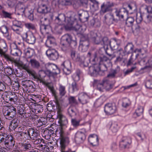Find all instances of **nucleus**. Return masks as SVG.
<instances>
[{"instance_id": "obj_30", "label": "nucleus", "mask_w": 152, "mask_h": 152, "mask_svg": "<svg viewBox=\"0 0 152 152\" xmlns=\"http://www.w3.org/2000/svg\"><path fill=\"white\" fill-rule=\"evenodd\" d=\"M91 1L90 7L91 9L93 11L97 10L99 8V3L96 0H89Z\"/></svg>"}, {"instance_id": "obj_1", "label": "nucleus", "mask_w": 152, "mask_h": 152, "mask_svg": "<svg viewBox=\"0 0 152 152\" xmlns=\"http://www.w3.org/2000/svg\"><path fill=\"white\" fill-rule=\"evenodd\" d=\"M67 16L66 18L64 14H61L56 17L55 21L59 25H61L65 21L66 26L71 28H73L76 30H78L80 26L77 23L76 18H75V14L73 12H69L67 13Z\"/></svg>"}, {"instance_id": "obj_21", "label": "nucleus", "mask_w": 152, "mask_h": 152, "mask_svg": "<svg viewBox=\"0 0 152 152\" xmlns=\"http://www.w3.org/2000/svg\"><path fill=\"white\" fill-rule=\"evenodd\" d=\"M77 112V109L75 106L72 105L67 110V114L71 117L75 115Z\"/></svg>"}, {"instance_id": "obj_45", "label": "nucleus", "mask_w": 152, "mask_h": 152, "mask_svg": "<svg viewBox=\"0 0 152 152\" xmlns=\"http://www.w3.org/2000/svg\"><path fill=\"white\" fill-rule=\"evenodd\" d=\"M82 135H81L80 139L78 138H76L75 139V141L76 143L79 144L80 143H82L83 141L86 139V136L84 134H82Z\"/></svg>"}, {"instance_id": "obj_48", "label": "nucleus", "mask_w": 152, "mask_h": 152, "mask_svg": "<svg viewBox=\"0 0 152 152\" xmlns=\"http://www.w3.org/2000/svg\"><path fill=\"white\" fill-rule=\"evenodd\" d=\"M4 71L8 75H11L14 73V70L11 67H7L6 68H5Z\"/></svg>"}, {"instance_id": "obj_4", "label": "nucleus", "mask_w": 152, "mask_h": 152, "mask_svg": "<svg viewBox=\"0 0 152 152\" xmlns=\"http://www.w3.org/2000/svg\"><path fill=\"white\" fill-rule=\"evenodd\" d=\"M3 113L6 119L11 120L15 117L16 115V108L12 106L7 107L6 110H3Z\"/></svg>"}, {"instance_id": "obj_22", "label": "nucleus", "mask_w": 152, "mask_h": 152, "mask_svg": "<svg viewBox=\"0 0 152 152\" xmlns=\"http://www.w3.org/2000/svg\"><path fill=\"white\" fill-rule=\"evenodd\" d=\"M7 137H8L7 139V137H6L7 139H6V140L4 142V144L6 146L7 148H10L11 147H13L15 145V142L13 141L12 137L11 135H8Z\"/></svg>"}, {"instance_id": "obj_59", "label": "nucleus", "mask_w": 152, "mask_h": 152, "mask_svg": "<svg viewBox=\"0 0 152 152\" xmlns=\"http://www.w3.org/2000/svg\"><path fill=\"white\" fill-rule=\"evenodd\" d=\"M132 29L133 32H138L139 31L140 29V26L137 24L133 25L132 27Z\"/></svg>"}, {"instance_id": "obj_16", "label": "nucleus", "mask_w": 152, "mask_h": 152, "mask_svg": "<svg viewBox=\"0 0 152 152\" xmlns=\"http://www.w3.org/2000/svg\"><path fill=\"white\" fill-rule=\"evenodd\" d=\"M88 141L93 146H96L99 144L98 137L95 134H91L88 138Z\"/></svg>"}, {"instance_id": "obj_6", "label": "nucleus", "mask_w": 152, "mask_h": 152, "mask_svg": "<svg viewBox=\"0 0 152 152\" xmlns=\"http://www.w3.org/2000/svg\"><path fill=\"white\" fill-rule=\"evenodd\" d=\"M89 37L87 36L82 37L79 46V50L83 52L86 51L88 48L89 43L88 41Z\"/></svg>"}, {"instance_id": "obj_55", "label": "nucleus", "mask_w": 152, "mask_h": 152, "mask_svg": "<svg viewBox=\"0 0 152 152\" xmlns=\"http://www.w3.org/2000/svg\"><path fill=\"white\" fill-rule=\"evenodd\" d=\"M27 134L28 136L32 140H35L37 138L38 134Z\"/></svg>"}, {"instance_id": "obj_11", "label": "nucleus", "mask_w": 152, "mask_h": 152, "mask_svg": "<svg viewBox=\"0 0 152 152\" xmlns=\"http://www.w3.org/2000/svg\"><path fill=\"white\" fill-rule=\"evenodd\" d=\"M114 5V4L112 2L108 1L105 4L103 3L101 6L100 13L101 14H103L106 12L111 11V7Z\"/></svg>"}, {"instance_id": "obj_26", "label": "nucleus", "mask_w": 152, "mask_h": 152, "mask_svg": "<svg viewBox=\"0 0 152 152\" xmlns=\"http://www.w3.org/2000/svg\"><path fill=\"white\" fill-rule=\"evenodd\" d=\"M13 48L11 47V53L14 56H18L20 55L21 52L20 50L17 48V46L15 44L13 45Z\"/></svg>"}, {"instance_id": "obj_12", "label": "nucleus", "mask_w": 152, "mask_h": 152, "mask_svg": "<svg viewBox=\"0 0 152 152\" xmlns=\"http://www.w3.org/2000/svg\"><path fill=\"white\" fill-rule=\"evenodd\" d=\"M115 13L116 16L120 19H123L124 16H127L128 12L124 8L120 9L115 8Z\"/></svg>"}, {"instance_id": "obj_14", "label": "nucleus", "mask_w": 152, "mask_h": 152, "mask_svg": "<svg viewBox=\"0 0 152 152\" xmlns=\"http://www.w3.org/2000/svg\"><path fill=\"white\" fill-rule=\"evenodd\" d=\"M131 138L127 137H123L120 142V145L122 148H126L128 147L131 143Z\"/></svg>"}, {"instance_id": "obj_58", "label": "nucleus", "mask_w": 152, "mask_h": 152, "mask_svg": "<svg viewBox=\"0 0 152 152\" xmlns=\"http://www.w3.org/2000/svg\"><path fill=\"white\" fill-rule=\"evenodd\" d=\"M25 26L28 28L29 29L34 30L35 29V26L34 25L30 23H26L25 24Z\"/></svg>"}, {"instance_id": "obj_43", "label": "nucleus", "mask_w": 152, "mask_h": 152, "mask_svg": "<svg viewBox=\"0 0 152 152\" xmlns=\"http://www.w3.org/2000/svg\"><path fill=\"white\" fill-rule=\"evenodd\" d=\"M71 56L72 59L76 61H80V57L77 55L76 54V52L75 51H72L71 53Z\"/></svg>"}, {"instance_id": "obj_35", "label": "nucleus", "mask_w": 152, "mask_h": 152, "mask_svg": "<svg viewBox=\"0 0 152 152\" xmlns=\"http://www.w3.org/2000/svg\"><path fill=\"white\" fill-rule=\"evenodd\" d=\"M19 123V121L17 118H15L11 121L10 127H11L14 130L18 126Z\"/></svg>"}, {"instance_id": "obj_8", "label": "nucleus", "mask_w": 152, "mask_h": 152, "mask_svg": "<svg viewBox=\"0 0 152 152\" xmlns=\"http://www.w3.org/2000/svg\"><path fill=\"white\" fill-rule=\"evenodd\" d=\"M46 54L48 58L51 60H56L59 57L58 52L55 49L49 48L46 51Z\"/></svg>"}, {"instance_id": "obj_15", "label": "nucleus", "mask_w": 152, "mask_h": 152, "mask_svg": "<svg viewBox=\"0 0 152 152\" xmlns=\"http://www.w3.org/2000/svg\"><path fill=\"white\" fill-rule=\"evenodd\" d=\"M24 37L26 38V41L28 43L31 44H34L36 41V38L32 34H28L27 32L23 34Z\"/></svg>"}, {"instance_id": "obj_33", "label": "nucleus", "mask_w": 152, "mask_h": 152, "mask_svg": "<svg viewBox=\"0 0 152 152\" xmlns=\"http://www.w3.org/2000/svg\"><path fill=\"white\" fill-rule=\"evenodd\" d=\"M34 52L33 49L31 48H28L24 50V53L26 57L30 58L33 55Z\"/></svg>"}, {"instance_id": "obj_64", "label": "nucleus", "mask_w": 152, "mask_h": 152, "mask_svg": "<svg viewBox=\"0 0 152 152\" xmlns=\"http://www.w3.org/2000/svg\"><path fill=\"white\" fill-rule=\"evenodd\" d=\"M6 89L5 84L3 83L0 82V91H5Z\"/></svg>"}, {"instance_id": "obj_38", "label": "nucleus", "mask_w": 152, "mask_h": 152, "mask_svg": "<svg viewBox=\"0 0 152 152\" xmlns=\"http://www.w3.org/2000/svg\"><path fill=\"white\" fill-rule=\"evenodd\" d=\"M0 30L1 31L5 37H8L9 33L8 31V28L6 26L4 25L1 26Z\"/></svg>"}, {"instance_id": "obj_36", "label": "nucleus", "mask_w": 152, "mask_h": 152, "mask_svg": "<svg viewBox=\"0 0 152 152\" xmlns=\"http://www.w3.org/2000/svg\"><path fill=\"white\" fill-rule=\"evenodd\" d=\"M23 69L26 70L27 72L29 74L35 77L36 76V73L33 70L29 69L25 65L23 66L22 64V66Z\"/></svg>"}, {"instance_id": "obj_51", "label": "nucleus", "mask_w": 152, "mask_h": 152, "mask_svg": "<svg viewBox=\"0 0 152 152\" xmlns=\"http://www.w3.org/2000/svg\"><path fill=\"white\" fill-rule=\"evenodd\" d=\"M142 15L140 13L137 14L136 21L137 23L139 24L141 23L142 20Z\"/></svg>"}, {"instance_id": "obj_57", "label": "nucleus", "mask_w": 152, "mask_h": 152, "mask_svg": "<svg viewBox=\"0 0 152 152\" xmlns=\"http://www.w3.org/2000/svg\"><path fill=\"white\" fill-rule=\"evenodd\" d=\"M146 23H149L152 21V16L150 15H147L145 19Z\"/></svg>"}, {"instance_id": "obj_50", "label": "nucleus", "mask_w": 152, "mask_h": 152, "mask_svg": "<svg viewBox=\"0 0 152 152\" xmlns=\"http://www.w3.org/2000/svg\"><path fill=\"white\" fill-rule=\"evenodd\" d=\"M69 103L72 104L77 105L78 104L74 96H70L69 98Z\"/></svg>"}, {"instance_id": "obj_54", "label": "nucleus", "mask_w": 152, "mask_h": 152, "mask_svg": "<svg viewBox=\"0 0 152 152\" xmlns=\"http://www.w3.org/2000/svg\"><path fill=\"white\" fill-rule=\"evenodd\" d=\"M117 73V71L116 70H111L109 74L107 76L110 78H113L115 77V75Z\"/></svg>"}, {"instance_id": "obj_37", "label": "nucleus", "mask_w": 152, "mask_h": 152, "mask_svg": "<svg viewBox=\"0 0 152 152\" xmlns=\"http://www.w3.org/2000/svg\"><path fill=\"white\" fill-rule=\"evenodd\" d=\"M134 22V18L132 17H128L126 20V23L128 27H132Z\"/></svg>"}, {"instance_id": "obj_20", "label": "nucleus", "mask_w": 152, "mask_h": 152, "mask_svg": "<svg viewBox=\"0 0 152 152\" xmlns=\"http://www.w3.org/2000/svg\"><path fill=\"white\" fill-rule=\"evenodd\" d=\"M77 16L80 20L82 22H85L88 20L89 15L87 12H84L81 13H78Z\"/></svg>"}, {"instance_id": "obj_49", "label": "nucleus", "mask_w": 152, "mask_h": 152, "mask_svg": "<svg viewBox=\"0 0 152 152\" xmlns=\"http://www.w3.org/2000/svg\"><path fill=\"white\" fill-rule=\"evenodd\" d=\"M130 104V102L129 100L128 99H126L123 100L122 105L124 107H127Z\"/></svg>"}, {"instance_id": "obj_56", "label": "nucleus", "mask_w": 152, "mask_h": 152, "mask_svg": "<svg viewBox=\"0 0 152 152\" xmlns=\"http://www.w3.org/2000/svg\"><path fill=\"white\" fill-rule=\"evenodd\" d=\"M102 37H98L97 36L93 40H92L95 44H101Z\"/></svg>"}, {"instance_id": "obj_29", "label": "nucleus", "mask_w": 152, "mask_h": 152, "mask_svg": "<svg viewBox=\"0 0 152 152\" xmlns=\"http://www.w3.org/2000/svg\"><path fill=\"white\" fill-rule=\"evenodd\" d=\"M17 109L18 113L22 116L24 118L26 117V115H25L26 114L24 111V107L23 105H20L18 106L17 107Z\"/></svg>"}, {"instance_id": "obj_7", "label": "nucleus", "mask_w": 152, "mask_h": 152, "mask_svg": "<svg viewBox=\"0 0 152 152\" xmlns=\"http://www.w3.org/2000/svg\"><path fill=\"white\" fill-rule=\"evenodd\" d=\"M22 25L21 22L15 20L12 22V29L18 34H20L22 31Z\"/></svg>"}, {"instance_id": "obj_34", "label": "nucleus", "mask_w": 152, "mask_h": 152, "mask_svg": "<svg viewBox=\"0 0 152 152\" xmlns=\"http://www.w3.org/2000/svg\"><path fill=\"white\" fill-rule=\"evenodd\" d=\"M58 91L59 95L61 97L64 96L66 93L65 87L61 84L59 86Z\"/></svg>"}, {"instance_id": "obj_18", "label": "nucleus", "mask_w": 152, "mask_h": 152, "mask_svg": "<svg viewBox=\"0 0 152 152\" xmlns=\"http://www.w3.org/2000/svg\"><path fill=\"white\" fill-rule=\"evenodd\" d=\"M60 145L61 147L63 148H65L66 145L68 144L69 142V137L63 134H60Z\"/></svg>"}, {"instance_id": "obj_32", "label": "nucleus", "mask_w": 152, "mask_h": 152, "mask_svg": "<svg viewBox=\"0 0 152 152\" xmlns=\"http://www.w3.org/2000/svg\"><path fill=\"white\" fill-rule=\"evenodd\" d=\"M143 110L144 108L142 107L139 106L134 114V116L136 117L142 115L143 114Z\"/></svg>"}, {"instance_id": "obj_40", "label": "nucleus", "mask_w": 152, "mask_h": 152, "mask_svg": "<svg viewBox=\"0 0 152 152\" xmlns=\"http://www.w3.org/2000/svg\"><path fill=\"white\" fill-rule=\"evenodd\" d=\"M110 42L107 37H102L101 45H103L108 46L109 45Z\"/></svg>"}, {"instance_id": "obj_25", "label": "nucleus", "mask_w": 152, "mask_h": 152, "mask_svg": "<svg viewBox=\"0 0 152 152\" xmlns=\"http://www.w3.org/2000/svg\"><path fill=\"white\" fill-rule=\"evenodd\" d=\"M47 39L45 43V45L47 47L51 48L50 45H56V40L55 38L51 36H49L47 37Z\"/></svg>"}, {"instance_id": "obj_61", "label": "nucleus", "mask_w": 152, "mask_h": 152, "mask_svg": "<svg viewBox=\"0 0 152 152\" xmlns=\"http://www.w3.org/2000/svg\"><path fill=\"white\" fill-rule=\"evenodd\" d=\"M97 35L96 33L93 31H91L90 32L89 35V38L91 39L92 40L97 37Z\"/></svg>"}, {"instance_id": "obj_46", "label": "nucleus", "mask_w": 152, "mask_h": 152, "mask_svg": "<svg viewBox=\"0 0 152 152\" xmlns=\"http://www.w3.org/2000/svg\"><path fill=\"white\" fill-rule=\"evenodd\" d=\"M22 147L25 150H30L32 148L31 144L28 142L23 144L22 145Z\"/></svg>"}, {"instance_id": "obj_2", "label": "nucleus", "mask_w": 152, "mask_h": 152, "mask_svg": "<svg viewBox=\"0 0 152 152\" xmlns=\"http://www.w3.org/2000/svg\"><path fill=\"white\" fill-rule=\"evenodd\" d=\"M61 43L62 45V49L63 51H65L67 48V44L72 48L75 47L77 45L76 39L75 37H72L69 34H66L62 37Z\"/></svg>"}, {"instance_id": "obj_19", "label": "nucleus", "mask_w": 152, "mask_h": 152, "mask_svg": "<svg viewBox=\"0 0 152 152\" xmlns=\"http://www.w3.org/2000/svg\"><path fill=\"white\" fill-rule=\"evenodd\" d=\"M120 43V40L114 38L110 42L109 45L113 50H115L118 48Z\"/></svg>"}, {"instance_id": "obj_31", "label": "nucleus", "mask_w": 152, "mask_h": 152, "mask_svg": "<svg viewBox=\"0 0 152 152\" xmlns=\"http://www.w3.org/2000/svg\"><path fill=\"white\" fill-rule=\"evenodd\" d=\"M29 63L31 66L33 68L38 69L40 67L39 62L35 59H31Z\"/></svg>"}, {"instance_id": "obj_52", "label": "nucleus", "mask_w": 152, "mask_h": 152, "mask_svg": "<svg viewBox=\"0 0 152 152\" xmlns=\"http://www.w3.org/2000/svg\"><path fill=\"white\" fill-rule=\"evenodd\" d=\"M2 15L5 18H11L12 14L4 10L2 11Z\"/></svg>"}, {"instance_id": "obj_24", "label": "nucleus", "mask_w": 152, "mask_h": 152, "mask_svg": "<svg viewBox=\"0 0 152 152\" xmlns=\"http://www.w3.org/2000/svg\"><path fill=\"white\" fill-rule=\"evenodd\" d=\"M37 11L40 13H46L49 11V8L44 4H39Z\"/></svg>"}, {"instance_id": "obj_44", "label": "nucleus", "mask_w": 152, "mask_h": 152, "mask_svg": "<svg viewBox=\"0 0 152 152\" xmlns=\"http://www.w3.org/2000/svg\"><path fill=\"white\" fill-rule=\"evenodd\" d=\"M3 79L4 83L8 86L11 85L12 82L10 78L9 77L6 75L5 76L3 77Z\"/></svg>"}, {"instance_id": "obj_39", "label": "nucleus", "mask_w": 152, "mask_h": 152, "mask_svg": "<svg viewBox=\"0 0 152 152\" xmlns=\"http://www.w3.org/2000/svg\"><path fill=\"white\" fill-rule=\"evenodd\" d=\"M50 28V26H47L45 25L41 24L40 26V31L42 34L47 33V31Z\"/></svg>"}, {"instance_id": "obj_63", "label": "nucleus", "mask_w": 152, "mask_h": 152, "mask_svg": "<svg viewBox=\"0 0 152 152\" xmlns=\"http://www.w3.org/2000/svg\"><path fill=\"white\" fill-rule=\"evenodd\" d=\"M72 85L73 91H77L78 90V87L75 82H74L73 83Z\"/></svg>"}, {"instance_id": "obj_5", "label": "nucleus", "mask_w": 152, "mask_h": 152, "mask_svg": "<svg viewBox=\"0 0 152 152\" xmlns=\"http://www.w3.org/2000/svg\"><path fill=\"white\" fill-rule=\"evenodd\" d=\"M103 71L100 69V65L98 64H95L89 67L88 73L92 76H96L101 75Z\"/></svg>"}, {"instance_id": "obj_47", "label": "nucleus", "mask_w": 152, "mask_h": 152, "mask_svg": "<svg viewBox=\"0 0 152 152\" xmlns=\"http://www.w3.org/2000/svg\"><path fill=\"white\" fill-rule=\"evenodd\" d=\"M118 124L116 123H112L111 124L110 129L113 132H117Z\"/></svg>"}, {"instance_id": "obj_60", "label": "nucleus", "mask_w": 152, "mask_h": 152, "mask_svg": "<svg viewBox=\"0 0 152 152\" xmlns=\"http://www.w3.org/2000/svg\"><path fill=\"white\" fill-rule=\"evenodd\" d=\"M145 86L148 88H152V81L148 80L145 83Z\"/></svg>"}, {"instance_id": "obj_42", "label": "nucleus", "mask_w": 152, "mask_h": 152, "mask_svg": "<svg viewBox=\"0 0 152 152\" xmlns=\"http://www.w3.org/2000/svg\"><path fill=\"white\" fill-rule=\"evenodd\" d=\"M104 89L107 91L109 90L113 87V85L110 83L109 81L107 80H104Z\"/></svg>"}, {"instance_id": "obj_13", "label": "nucleus", "mask_w": 152, "mask_h": 152, "mask_svg": "<svg viewBox=\"0 0 152 152\" xmlns=\"http://www.w3.org/2000/svg\"><path fill=\"white\" fill-rule=\"evenodd\" d=\"M71 64L68 61H66L61 64V68L64 73L66 75H68L70 73V68Z\"/></svg>"}, {"instance_id": "obj_3", "label": "nucleus", "mask_w": 152, "mask_h": 152, "mask_svg": "<svg viewBox=\"0 0 152 152\" xmlns=\"http://www.w3.org/2000/svg\"><path fill=\"white\" fill-rule=\"evenodd\" d=\"M55 103L57 110V118L59 120L58 122L61 126L60 132L59 133H63L64 132L62 130V126L66 125L68 123V121L65 116L62 114L61 106L56 99Z\"/></svg>"}, {"instance_id": "obj_23", "label": "nucleus", "mask_w": 152, "mask_h": 152, "mask_svg": "<svg viewBox=\"0 0 152 152\" xmlns=\"http://www.w3.org/2000/svg\"><path fill=\"white\" fill-rule=\"evenodd\" d=\"M94 84L96 86L97 89L100 91H103L104 89V80L101 81L99 80H94Z\"/></svg>"}, {"instance_id": "obj_10", "label": "nucleus", "mask_w": 152, "mask_h": 152, "mask_svg": "<svg viewBox=\"0 0 152 152\" xmlns=\"http://www.w3.org/2000/svg\"><path fill=\"white\" fill-rule=\"evenodd\" d=\"M0 54L1 55L2 57L4 58L7 61H9L13 62L15 63L16 66H22V64L15 60L13 58L11 57L8 55L5 54V51H3V50L0 48Z\"/></svg>"}, {"instance_id": "obj_27", "label": "nucleus", "mask_w": 152, "mask_h": 152, "mask_svg": "<svg viewBox=\"0 0 152 152\" xmlns=\"http://www.w3.org/2000/svg\"><path fill=\"white\" fill-rule=\"evenodd\" d=\"M105 20V22L108 24H112L113 21L117 22V20L114 18L113 15L109 14L108 15H106L104 16Z\"/></svg>"}, {"instance_id": "obj_28", "label": "nucleus", "mask_w": 152, "mask_h": 152, "mask_svg": "<svg viewBox=\"0 0 152 152\" xmlns=\"http://www.w3.org/2000/svg\"><path fill=\"white\" fill-rule=\"evenodd\" d=\"M134 46L131 43H128L125 47L124 50L128 54L132 53L134 50Z\"/></svg>"}, {"instance_id": "obj_9", "label": "nucleus", "mask_w": 152, "mask_h": 152, "mask_svg": "<svg viewBox=\"0 0 152 152\" xmlns=\"http://www.w3.org/2000/svg\"><path fill=\"white\" fill-rule=\"evenodd\" d=\"M104 110L107 114H113L116 111V106L114 103H108L105 105Z\"/></svg>"}, {"instance_id": "obj_53", "label": "nucleus", "mask_w": 152, "mask_h": 152, "mask_svg": "<svg viewBox=\"0 0 152 152\" xmlns=\"http://www.w3.org/2000/svg\"><path fill=\"white\" fill-rule=\"evenodd\" d=\"M47 119L44 117H41L38 120V123L39 125L41 126L43 125H45L46 123Z\"/></svg>"}, {"instance_id": "obj_17", "label": "nucleus", "mask_w": 152, "mask_h": 152, "mask_svg": "<svg viewBox=\"0 0 152 152\" xmlns=\"http://www.w3.org/2000/svg\"><path fill=\"white\" fill-rule=\"evenodd\" d=\"M89 96L84 93H81L79 95L78 100L83 104L87 103L89 101Z\"/></svg>"}, {"instance_id": "obj_62", "label": "nucleus", "mask_w": 152, "mask_h": 152, "mask_svg": "<svg viewBox=\"0 0 152 152\" xmlns=\"http://www.w3.org/2000/svg\"><path fill=\"white\" fill-rule=\"evenodd\" d=\"M75 0H65L64 1L65 5H69L73 4Z\"/></svg>"}, {"instance_id": "obj_41", "label": "nucleus", "mask_w": 152, "mask_h": 152, "mask_svg": "<svg viewBox=\"0 0 152 152\" xmlns=\"http://www.w3.org/2000/svg\"><path fill=\"white\" fill-rule=\"evenodd\" d=\"M41 24L50 26V22L49 20L47 18H42L40 20Z\"/></svg>"}]
</instances>
